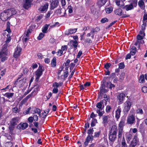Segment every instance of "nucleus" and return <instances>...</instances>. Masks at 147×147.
<instances>
[{
	"mask_svg": "<svg viewBox=\"0 0 147 147\" xmlns=\"http://www.w3.org/2000/svg\"><path fill=\"white\" fill-rule=\"evenodd\" d=\"M20 117H15L12 119L10 121L9 127V134L13 135L14 134L13 132L15 127L20 122Z\"/></svg>",
	"mask_w": 147,
	"mask_h": 147,
	"instance_id": "1",
	"label": "nucleus"
},
{
	"mask_svg": "<svg viewBox=\"0 0 147 147\" xmlns=\"http://www.w3.org/2000/svg\"><path fill=\"white\" fill-rule=\"evenodd\" d=\"M5 45L3 46L2 49L0 52V58L2 62H4L7 60L8 52L7 48L5 47Z\"/></svg>",
	"mask_w": 147,
	"mask_h": 147,
	"instance_id": "2",
	"label": "nucleus"
},
{
	"mask_svg": "<svg viewBox=\"0 0 147 147\" xmlns=\"http://www.w3.org/2000/svg\"><path fill=\"white\" fill-rule=\"evenodd\" d=\"M97 109H96V112L98 113V116L100 117L102 116L104 113L103 111L104 108L103 101V100L98 102L96 105Z\"/></svg>",
	"mask_w": 147,
	"mask_h": 147,
	"instance_id": "3",
	"label": "nucleus"
},
{
	"mask_svg": "<svg viewBox=\"0 0 147 147\" xmlns=\"http://www.w3.org/2000/svg\"><path fill=\"white\" fill-rule=\"evenodd\" d=\"M127 120V123L129 124L132 125L135 123V113L134 110H131L130 111Z\"/></svg>",
	"mask_w": 147,
	"mask_h": 147,
	"instance_id": "4",
	"label": "nucleus"
},
{
	"mask_svg": "<svg viewBox=\"0 0 147 147\" xmlns=\"http://www.w3.org/2000/svg\"><path fill=\"white\" fill-rule=\"evenodd\" d=\"M42 67L41 65H40L38 67V69L35 72V80L37 82L38 81L40 78L42 74Z\"/></svg>",
	"mask_w": 147,
	"mask_h": 147,
	"instance_id": "5",
	"label": "nucleus"
},
{
	"mask_svg": "<svg viewBox=\"0 0 147 147\" xmlns=\"http://www.w3.org/2000/svg\"><path fill=\"white\" fill-rule=\"evenodd\" d=\"M10 17V16L9 13L7 10L4 11L1 13L0 18L3 21L7 20Z\"/></svg>",
	"mask_w": 147,
	"mask_h": 147,
	"instance_id": "6",
	"label": "nucleus"
},
{
	"mask_svg": "<svg viewBox=\"0 0 147 147\" xmlns=\"http://www.w3.org/2000/svg\"><path fill=\"white\" fill-rule=\"evenodd\" d=\"M139 144V142L137 136L135 135L134 136L133 140L131 142L129 147H135L136 145Z\"/></svg>",
	"mask_w": 147,
	"mask_h": 147,
	"instance_id": "7",
	"label": "nucleus"
},
{
	"mask_svg": "<svg viewBox=\"0 0 147 147\" xmlns=\"http://www.w3.org/2000/svg\"><path fill=\"white\" fill-rule=\"evenodd\" d=\"M26 81V78H23L20 80H17L15 82V84L20 88L23 87L25 84Z\"/></svg>",
	"mask_w": 147,
	"mask_h": 147,
	"instance_id": "8",
	"label": "nucleus"
},
{
	"mask_svg": "<svg viewBox=\"0 0 147 147\" xmlns=\"http://www.w3.org/2000/svg\"><path fill=\"white\" fill-rule=\"evenodd\" d=\"M21 48L18 45L16 49H15V52L13 54V56L14 58H17L20 56L21 54Z\"/></svg>",
	"mask_w": 147,
	"mask_h": 147,
	"instance_id": "9",
	"label": "nucleus"
},
{
	"mask_svg": "<svg viewBox=\"0 0 147 147\" xmlns=\"http://www.w3.org/2000/svg\"><path fill=\"white\" fill-rule=\"evenodd\" d=\"M131 105V104L130 101H127L124 103V107L123 112L125 113H127L129 110Z\"/></svg>",
	"mask_w": 147,
	"mask_h": 147,
	"instance_id": "10",
	"label": "nucleus"
},
{
	"mask_svg": "<svg viewBox=\"0 0 147 147\" xmlns=\"http://www.w3.org/2000/svg\"><path fill=\"white\" fill-rule=\"evenodd\" d=\"M125 96V94L123 93H121L117 95V99L118 100V104L119 105H120L123 102Z\"/></svg>",
	"mask_w": 147,
	"mask_h": 147,
	"instance_id": "11",
	"label": "nucleus"
},
{
	"mask_svg": "<svg viewBox=\"0 0 147 147\" xmlns=\"http://www.w3.org/2000/svg\"><path fill=\"white\" fill-rule=\"evenodd\" d=\"M114 13L116 15H117L119 16H122V18H126L129 16L128 15H122V10L121 9H117L114 11Z\"/></svg>",
	"mask_w": 147,
	"mask_h": 147,
	"instance_id": "12",
	"label": "nucleus"
},
{
	"mask_svg": "<svg viewBox=\"0 0 147 147\" xmlns=\"http://www.w3.org/2000/svg\"><path fill=\"white\" fill-rule=\"evenodd\" d=\"M121 108L120 106L117 107V109L115 111V118L117 120H118L119 119L121 112Z\"/></svg>",
	"mask_w": 147,
	"mask_h": 147,
	"instance_id": "13",
	"label": "nucleus"
},
{
	"mask_svg": "<svg viewBox=\"0 0 147 147\" xmlns=\"http://www.w3.org/2000/svg\"><path fill=\"white\" fill-rule=\"evenodd\" d=\"M41 112V110L38 108L35 107L31 108V111H30V113H31L34 114L37 113L38 115H39V117H40Z\"/></svg>",
	"mask_w": 147,
	"mask_h": 147,
	"instance_id": "14",
	"label": "nucleus"
},
{
	"mask_svg": "<svg viewBox=\"0 0 147 147\" xmlns=\"http://www.w3.org/2000/svg\"><path fill=\"white\" fill-rule=\"evenodd\" d=\"M59 4V0H52L51 4V9H54L58 6Z\"/></svg>",
	"mask_w": 147,
	"mask_h": 147,
	"instance_id": "15",
	"label": "nucleus"
},
{
	"mask_svg": "<svg viewBox=\"0 0 147 147\" xmlns=\"http://www.w3.org/2000/svg\"><path fill=\"white\" fill-rule=\"evenodd\" d=\"M49 5V3H46L44 5L41 6L39 8V10L42 12L46 11L47 10Z\"/></svg>",
	"mask_w": 147,
	"mask_h": 147,
	"instance_id": "16",
	"label": "nucleus"
},
{
	"mask_svg": "<svg viewBox=\"0 0 147 147\" xmlns=\"http://www.w3.org/2000/svg\"><path fill=\"white\" fill-rule=\"evenodd\" d=\"M109 138L110 141L113 142L117 138V134L109 133Z\"/></svg>",
	"mask_w": 147,
	"mask_h": 147,
	"instance_id": "17",
	"label": "nucleus"
},
{
	"mask_svg": "<svg viewBox=\"0 0 147 147\" xmlns=\"http://www.w3.org/2000/svg\"><path fill=\"white\" fill-rule=\"evenodd\" d=\"M93 136L92 135H88L87 137L84 144L85 146H86L90 140L92 141L93 140Z\"/></svg>",
	"mask_w": 147,
	"mask_h": 147,
	"instance_id": "18",
	"label": "nucleus"
},
{
	"mask_svg": "<svg viewBox=\"0 0 147 147\" xmlns=\"http://www.w3.org/2000/svg\"><path fill=\"white\" fill-rule=\"evenodd\" d=\"M77 30V28L70 29L65 32V34L66 35H69L75 33Z\"/></svg>",
	"mask_w": 147,
	"mask_h": 147,
	"instance_id": "19",
	"label": "nucleus"
},
{
	"mask_svg": "<svg viewBox=\"0 0 147 147\" xmlns=\"http://www.w3.org/2000/svg\"><path fill=\"white\" fill-rule=\"evenodd\" d=\"M117 126L116 125H113L111 127L109 133L117 134Z\"/></svg>",
	"mask_w": 147,
	"mask_h": 147,
	"instance_id": "20",
	"label": "nucleus"
},
{
	"mask_svg": "<svg viewBox=\"0 0 147 147\" xmlns=\"http://www.w3.org/2000/svg\"><path fill=\"white\" fill-rule=\"evenodd\" d=\"M125 119L122 118L121 119L119 124L118 129H123V127L125 125Z\"/></svg>",
	"mask_w": 147,
	"mask_h": 147,
	"instance_id": "21",
	"label": "nucleus"
},
{
	"mask_svg": "<svg viewBox=\"0 0 147 147\" xmlns=\"http://www.w3.org/2000/svg\"><path fill=\"white\" fill-rule=\"evenodd\" d=\"M138 5L142 9L144 10L145 9V5L143 0H140L138 1Z\"/></svg>",
	"mask_w": 147,
	"mask_h": 147,
	"instance_id": "22",
	"label": "nucleus"
},
{
	"mask_svg": "<svg viewBox=\"0 0 147 147\" xmlns=\"http://www.w3.org/2000/svg\"><path fill=\"white\" fill-rule=\"evenodd\" d=\"M7 39L6 40L5 42V43L3 45V46H4L5 45L6 46L5 47L6 48H7V47L8 46V43L10 42L11 39V38L10 36V35H9V34H7Z\"/></svg>",
	"mask_w": 147,
	"mask_h": 147,
	"instance_id": "23",
	"label": "nucleus"
},
{
	"mask_svg": "<svg viewBox=\"0 0 147 147\" xmlns=\"http://www.w3.org/2000/svg\"><path fill=\"white\" fill-rule=\"evenodd\" d=\"M134 7L132 6V5L130 4L129 5H124L123 8L125 9L126 11H128L133 9H134Z\"/></svg>",
	"mask_w": 147,
	"mask_h": 147,
	"instance_id": "24",
	"label": "nucleus"
},
{
	"mask_svg": "<svg viewBox=\"0 0 147 147\" xmlns=\"http://www.w3.org/2000/svg\"><path fill=\"white\" fill-rule=\"evenodd\" d=\"M9 13L10 16V17L16 14L17 13L16 11L14 8H11L10 9H7Z\"/></svg>",
	"mask_w": 147,
	"mask_h": 147,
	"instance_id": "25",
	"label": "nucleus"
},
{
	"mask_svg": "<svg viewBox=\"0 0 147 147\" xmlns=\"http://www.w3.org/2000/svg\"><path fill=\"white\" fill-rule=\"evenodd\" d=\"M107 1V0H98L97 4L99 6L101 7L105 4Z\"/></svg>",
	"mask_w": 147,
	"mask_h": 147,
	"instance_id": "26",
	"label": "nucleus"
},
{
	"mask_svg": "<svg viewBox=\"0 0 147 147\" xmlns=\"http://www.w3.org/2000/svg\"><path fill=\"white\" fill-rule=\"evenodd\" d=\"M130 49V54L132 55H134L136 54V48L134 46H132L131 47Z\"/></svg>",
	"mask_w": 147,
	"mask_h": 147,
	"instance_id": "27",
	"label": "nucleus"
},
{
	"mask_svg": "<svg viewBox=\"0 0 147 147\" xmlns=\"http://www.w3.org/2000/svg\"><path fill=\"white\" fill-rule=\"evenodd\" d=\"M24 3L23 4V6L25 9H28L30 7L31 5L28 3L25 0L24 1Z\"/></svg>",
	"mask_w": 147,
	"mask_h": 147,
	"instance_id": "28",
	"label": "nucleus"
},
{
	"mask_svg": "<svg viewBox=\"0 0 147 147\" xmlns=\"http://www.w3.org/2000/svg\"><path fill=\"white\" fill-rule=\"evenodd\" d=\"M51 64L52 67H55L57 65L56 59L54 57L53 58L51 61Z\"/></svg>",
	"mask_w": 147,
	"mask_h": 147,
	"instance_id": "29",
	"label": "nucleus"
},
{
	"mask_svg": "<svg viewBox=\"0 0 147 147\" xmlns=\"http://www.w3.org/2000/svg\"><path fill=\"white\" fill-rule=\"evenodd\" d=\"M109 117V116L103 115V116L102 123L103 124H106L108 123Z\"/></svg>",
	"mask_w": 147,
	"mask_h": 147,
	"instance_id": "30",
	"label": "nucleus"
},
{
	"mask_svg": "<svg viewBox=\"0 0 147 147\" xmlns=\"http://www.w3.org/2000/svg\"><path fill=\"white\" fill-rule=\"evenodd\" d=\"M71 43H72V45L75 49H76L78 46V42L76 40H71L70 41Z\"/></svg>",
	"mask_w": 147,
	"mask_h": 147,
	"instance_id": "31",
	"label": "nucleus"
},
{
	"mask_svg": "<svg viewBox=\"0 0 147 147\" xmlns=\"http://www.w3.org/2000/svg\"><path fill=\"white\" fill-rule=\"evenodd\" d=\"M14 95V93L11 92H7L4 94V96L7 97V98L10 99Z\"/></svg>",
	"mask_w": 147,
	"mask_h": 147,
	"instance_id": "32",
	"label": "nucleus"
},
{
	"mask_svg": "<svg viewBox=\"0 0 147 147\" xmlns=\"http://www.w3.org/2000/svg\"><path fill=\"white\" fill-rule=\"evenodd\" d=\"M130 4L134 7H136L137 5L138 0H130Z\"/></svg>",
	"mask_w": 147,
	"mask_h": 147,
	"instance_id": "33",
	"label": "nucleus"
},
{
	"mask_svg": "<svg viewBox=\"0 0 147 147\" xmlns=\"http://www.w3.org/2000/svg\"><path fill=\"white\" fill-rule=\"evenodd\" d=\"M126 140L127 143H129L132 138V136L129 133H127L126 134Z\"/></svg>",
	"mask_w": 147,
	"mask_h": 147,
	"instance_id": "34",
	"label": "nucleus"
},
{
	"mask_svg": "<svg viewBox=\"0 0 147 147\" xmlns=\"http://www.w3.org/2000/svg\"><path fill=\"white\" fill-rule=\"evenodd\" d=\"M49 25L46 24L42 28V31L44 33H46L48 29Z\"/></svg>",
	"mask_w": 147,
	"mask_h": 147,
	"instance_id": "35",
	"label": "nucleus"
},
{
	"mask_svg": "<svg viewBox=\"0 0 147 147\" xmlns=\"http://www.w3.org/2000/svg\"><path fill=\"white\" fill-rule=\"evenodd\" d=\"M113 8L112 7H110L105 9L106 12L108 13H111L113 11Z\"/></svg>",
	"mask_w": 147,
	"mask_h": 147,
	"instance_id": "36",
	"label": "nucleus"
},
{
	"mask_svg": "<svg viewBox=\"0 0 147 147\" xmlns=\"http://www.w3.org/2000/svg\"><path fill=\"white\" fill-rule=\"evenodd\" d=\"M123 129H118V139L122 137V134L123 132Z\"/></svg>",
	"mask_w": 147,
	"mask_h": 147,
	"instance_id": "37",
	"label": "nucleus"
},
{
	"mask_svg": "<svg viewBox=\"0 0 147 147\" xmlns=\"http://www.w3.org/2000/svg\"><path fill=\"white\" fill-rule=\"evenodd\" d=\"M121 147H127L124 138L123 137L121 142Z\"/></svg>",
	"mask_w": 147,
	"mask_h": 147,
	"instance_id": "38",
	"label": "nucleus"
},
{
	"mask_svg": "<svg viewBox=\"0 0 147 147\" xmlns=\"http://www.w3.org/2000/svg\"><path fill=\"white\" fill-rule=\"evenodd\" d=\"M49 111V109H47L46 110L44 111V113H42V114L43 116L42 117L45 118L47 116V115Z\"/></svg>",
	"mask_w": 147,
	"mask_h": 147,
	"instance_id": "39",
	"label": "nucleus"
},
{
	"mask_svg": "<svg viewBox=\"0 0 147 147\" xmlns=\"http://www.w3.org/2000/svg\"><path fill=\"white\" fill-rule=\"evenodd\" d=\"M97 123V120L95 119H93L91 123V127H93L94 126L96 123Z\"/></svg>",
	"mask_w": 147,
	"mask_h": 147,
	"instance_id": "40",
	"label": "nucleus"
},
{
	"mask_svg": "<svg viewBox=\"0 0 147 147\" xmlns=\"http://www.w3.org/2000/svg\"><path fill=\"white\" fill-rule=\"evenodd\" d=\"M101 131H98L94 133V135L93 137L96 138L98 137L101 134Z\"/></svg>",
	"mask_w": 147,
	"mask_h": 147,
	"instance_id": "41",
	"label": "nucleus"
},
{
	"mask_svg": "<svg viewBox=\"0 0 147 147\" xmlns=\"http://www.w3.org/2000/svg\"><path fill=\"white\" fill-rule=\"evenodd\" d=\"M125 76V73H123L121 74L119 77V80L120 82H122Z\"/></svg>",
	"mask_w": 147,
	"mask_h": 147,
	"instance_id": "42",
	"label": "nucleus"
},
{
	"mask_svg": "<svg viewBox=\"0 0 147 147\" xmlns=\"http://www.w3.org/2000/svg\"><path fill=\"white\" fill-rule=\"evenodd\" d=\"M136 113L137 114L142 115L143 114V111L141 109H138L136 110Z\"/></svg>",
	"mask_w": 147,
	"mask_h": 147,
	"instance_id": "43",
	"label": "nucleus"
},
{
	"mask_svg": "<svg viewBox=\"0 0 147 147\" xmlns=\"http://www.w3.org/2000/svg\"><path fill=\"white\" fill-rule=\"evenodd\" d=\"M21 126L22 127V129H26L28 126V124L26 123H21Z\"/></svg>",
	"mask_w": 147,
	"mask_h": 147,
	"instance_id": "44",
	"label": "nucleus"
},
{
	"mask_svg": "<svg viewBox=\"0 0 147 147\" xmlns=\"http://www.w3.org/2000/svg\"><path fill=\"white\" fill-rule=\"evenodd\" d=\"M36 94V92L35 91H33L30 94L28 95L26 97V100L30 98L31 96H34Z\"/></svg>",
	"mask_w": 147,
	"mask_h": 147,
	"instance_id": "45",
	"label": "nucleus"
},
{
	"mask_svg": "<svg viewBox=\"0 0 147 147\" xmlns=\"http://www.w3.org/2000/svg\"><path fill=\"white\" fill-rule=\"evenodd\" d=\"M97 116V114H95L93 112H92L90 115V117L87 119L88 122V121H90V118L94 119V118L96 117Z\"/></svg>",
	"mask_w": 147,
	"mask_h": 147,
	"instance_id": "46",
	"label": "nucleus"
},
{
	"mask_svg": "<svg viewBox=\"0 0 147 147\" xmlns=\"http://www.w3.org/2000/svg\"><path fill=\"white\" fill-rule=\"evenodd\" d=\"M144 81V76L143 75H141L140 76L139 82L140 83H143Z\"/></svg>",
	"mask_w": 147,
	"mask_h": 147,
	"instance_id": "47",
	"label": "nucleus"
},
{
	"mask_svg": "<svg viewBox=\"0 0 147 147\" xmlns=\"http://www.w3.org/2000/svg\"><path fill=\"white\" fill-rule=\"evenodd\" d=\"M45 36V34L42 33H40L37 37L38 39L39 40H41Z\"/></svg>",
	"mask_w": 147,
	"mask_h": 147,
	"instance_id": "48",
	"label": "nucleus"
},
{
	"mask_svg": "<svg viewBox=\"0 0 147 147\" xmlns=\"http://www.w3.org/2000/svg\"><path fill=\"white\" fill-rule=\"evenodd\" d=\"M107 92V90L105 89L104 87H101L100 88V92L101 94H102L103 93H105Z\"/></svg>",
	"mask_w": 147,
	"mask_h": 147,
	"instance_id": "49",
	"label": "nucleus"
},
{
	"mask_svg": "<svg viewBox=\"0 0 147 147\" xmlns=\"http://www.w3.org/2000/svg\"><path fill=\"white\" fill-rule=\"evenodd\" d=\"M111 109V107L110 106L107 105L106 109V111L107 113H109L110 112Z\"/></svg>",
	"mask_w": 147,
	"mask_h": 147,
	"instance_id": "50",
	"label": "nucleus"
},
{
	"mask_svg": "<svg viewBox=\"0 0 147 147\" xmlns=\"http://www.w3.org/2000/svg\"><path fill=\"white\" fill-rule=\"evenodd\" d=\"M9 24H10L9 22H7V25L6 30L9 33H10L11 32V30L10 29L9 26Z\"/></svg>",
	"mask_w": 147,
	"mask_h": 147,
	"instance_id": "51",
	"label": "nucleus"
},
{
	"mask_svg": "<svg viewBox=\"0 0 147 147\" xmlns=\"http://www.w3.org/2000/svg\"><path fill=\"white\" fill-rule=\"evenodd\" d=\"M111 65L110 63H107L105 65V67L107 69H108Z\"/></svg>",
	"mask_w": 147,
	"mask_h": 147,
	"instance_id": "52",
	"label": "nucleus"
},
{
	"mask_svg": "<svg viewBox=\"0 0 147 147\" xmlns=\"http://www.w3.org/2000/svg\"><path fill=\"white\" fill-rule=\"evenodd\" d=\"M119 68L120 69H122L124 68L125 65L124 63H121L119 64Z\"/></svg>",
	"mask_w": 147,
	"mask_h": 147,
	"instance_id": "53",
	"label": "nucleus"
},
{
	"mask_svg": "<svg viewBox=\"0 0 147 147\" xmlns=\"http://www.w3.org/2000/svg\"><path fill=\"white\" fill-rule=\"evenodd\" d=\"M94 131L93 128H90L88 130L87 133L89 135H90V134H91V135H92V134H93Z\"/></svg>",
	"mask_w": 147,
	"mask_h": 147,
	"instance_id": "54",
	"label": "nucleus"
},
{
	"mask_svg": "<svg viewBox=\"0 0 147 147\" xmlns=\"http://www.w3.org/2000/svg\"><path fill=\"white\" fill-rule=\"evenodd\" d=\"M143 23H146L147 22V14H144L143 20Z\"/></svg>",
	"mask_w": 147,
	"mask_h": 147,
	"instance_id": "55",
	"label": "nucleus"
},
{
	"mask_svg": "<svg viewBox=\"0 0 147 147\" xmlns=\"http://www.w3.org/2000/svg\"><path fill=\"white\" fill-rule=\"evenodd\" d=\"M108 20L107 18H104L101 19L100 22L102 23H105L106 22H108Z\"/></svg>",
	"mask_w": 147,
	"mask_h": 147,
	"instance_id": "56",
	"label": "nucleus"
},
{
	"mask_svg": "<svg viewBox=\"0 0 147 147\" xmlns=\"http://www.w3.org/2000/svg\"><path fill=\"white\" fill-rule=\"evenodd\" d=\"M63 53V51L61 50H59V51L56 53L57 55L60 56H61Z\"/></svg>",
	"mask_w": 147,
	"mask_h": 147,
	"instance_id": "57",
	"label": "nucleus"
},
{
	"mask_svg": "<svg viewBox=\"0 0 147 147\" xmlns=\"http://www.w3.org/2000/svg\"><path fill=\"white\" fill-rule=\"evenodd\" d=\"M67 48V45H64L63 46H62L61 48V50L62 51H66Z\"/></svg>",
	"mask_w": 147,
	"mask_h": 147,
	"instance_id": "58",
	"label": "nucleus"
},
{
	"mask_svg": "<svg viewBox=\"0 0 147 147\" xmlns=\"http://www.w3.org/2000/svg\"><path fill=\"white\" fill-rule=\"evenodd\" d=\"M33 121H37L38 120V116L35 115H34L33 117H32Z\"/></svg>",
	"mask_w": 147,
	"mask_h": 147,
	"instance_id": "59",
	"label": "nucleus"
},
{
	"mask_svg": "<svg viewBox=\"0 0 147 147\" xmlns=\"http://www.w3.org/2000/svg\"><path fill=\"white\" fill-rule=\"evenodd\" d=\"M31 108L30 107L28 108L27 110H26L25 112V113L26 114H28L30 112V111H31Z\"/></svg>",
	"mask_w": 147,
	"mask_h": 147,
	"instance_id": "60",
	"label": "nucleus"
},
{
	"mask_svg": "<svg viewBox=\"0 0 147 147\" xmlns=\"http://www.w3.org/2000/svg\"><path fill=\"white\" fill-rule=\"evenodd\" d=\"M142 92L145 93L147 92V87L146 86H144L142 88Z\"/></svg>",
	"mask_w": 147,
	"mask_h": 147,
	"instance_id": "61",
	"label": "nucleus"
},
{
	"mask_svg": "<svg viewBox=\"0 0 147 147\" xmlns=\"http://www.w3.org/2000/svg\"><path fill=\"white\" fill-rule=\"evenodd\" d=\"M58 89L57 88L54 87L53 89L52 92L53 93L56 94L58 92Z\"/></svg>",
	"mask_w": 147,
	"mask_h": 147,
	"instance_id": "62",
	"label": "nucleus"
},
{
	"mask_svg": "<svg viewBox=\"0 0 147 147\" xmlns=\"http://www.w3.org/2000/svg\"><path fill=\"white\" fill-rule=\"evenodd\" d=\"M146 24V23H143V24L141 26L142 30L144 31L145 30Z\"/></svg>",
	"mask_w": 147,
	"mask_h": 147,
	"instance_id": "63",
	"label": "nucleus"
},
{
	"mask_svg": "<svg viewBox=\"0 0 147 147\" xmlns=\"http://www.w3.org/2000/svg\"><path fill=\"white\" fill-rule=\"evenodd\" d=\"M27 37H23L22 38V41H23L24 44H25V43L26 42L28 39V38Z\"/></svg>",
	"mask_w": 147,
	"mask_h": 147,
	"instance_id": "64",
	"label": "nucleus"
}]
</instances>
